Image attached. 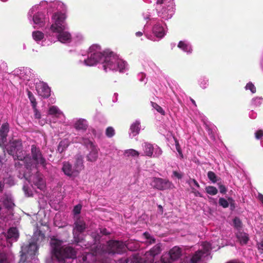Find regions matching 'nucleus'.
Wrapping results in <instances>:
<instances>
[{"label": "nucleus", "mask_w": 263, "mask_h": 263, "mask_svg": "<svg viewBox=\"0 0 263 263\" xmlns=\"http://www.w3.org/2000/svg\"><path fill=\"white\" fill-rule=\"evenodd\" d=\"M110 232L105 228H100L91 232L93 243L89 241L82 243L81 247L86 249L81 255L77 256L76 250L71 246L63 245L62 241L55 238L50 240L51 263H68V259L76 258L77 263H108L109 256L112 255L108 247V242L103 245L102 242Z\"/></svg>", "instance_id": "1"}, {"label": "nucleus", "mask_w": 263, "mask_h": 263, "mask_svg": "<svg viewBox=\"0 0 263 263\" xmlns=\"http://www.w3.org/2000/svg\"><path fill=\"white\" fill-rule=\"evenodd\" d=\"M32 158H30V160H28L27 162H18L20 165H24L26 170L23 174V177L26 180L31 184L34 185L37 189L43 191L46 188V182L43 179L42 175L38 171V167L41 166L44 167L46 165V160L43 157V155L39 149L35 146H31Z\"/></svg>", "instance_id": "2"}, {"label": "nucleus", "mask_w": 263, "mask_h": 263, "mask_svg": "<svg viewBox=\"0 0 263 263\" xmlns=\"http://www.w3.org/2000/svg\"><path fill=\"white\" fill-rule=\"evenodd\" d=\"M66 15L64 13H55L51 16L49 31L48 35L52 37V43L58 41L62 43L67 44L72 42L71 34L66 31Z\"/></svg>", "instance_id": "3"}, {"label": "nucleus", "mask_w": 263, "mask_h": 263, "mask_svg": "<svg viewBox=\"0 0 263 263\" xmlns=\"http://www.w3.org/2000/svg\"><path fill=\"white\" fill-rule=\"evenodd\" d=\"M219 245L218 239L212 240L210 242H203L198 251L183 258L180 263H206L205 261L212 257L210 251L219 249Z\"/></svg>", "instance_id": "4"}, {"label": "nucleus", "mask_w": 263, "mask_h": 263, "mask_svg": "<svg viewBox=\"0 0 263 263\" xmlns=\"http://www.w3.org/2000/svg\"><path fill=\"white\" fill-rule=\"evenodd\" d=\"M102 67L105 72L119 71L125 72L128 70V64L125 61L120 59L112 52L107 53L104 55L101 62Z\"/></svg>", "instance_id": "5"}, {"label": "nucleus", "mask_w": 263, "mask_h": 263, "mask_svg": "<svg viewBox=\"0 0 263 263\" xmlns=\"http://www.w3.org/2000/svg\"><path fill=\"white\" fill-rule=\"evenodd\" d=\"M44 9L40 3L32 6L29 10L28 18L30 23L35 25L34 28L43 27L49 22L48 12L43 11Z\"/></svg>", "instance_id": "6"}, {"label": "nucleus", "mask_w": 263, "mask_h": 263, "mask_svg": "<svg viewBox=\"0 0 263 263\" xmlns=\"http://www.w3.org/2000/svg\"><path fill=\"white\" fill-rule=\"evenodd\" d=\"M155 9L159 17L164 20H168L172 18L175 12L174 1L157 0Z\"/></svg>", "instance_id": "7"}, {"label": "nucleus", "mask_w": 263, "mask_h": 263, "mask_svg": "<svg viewBox=\"0 0 263 263\" xmlns=\"http://www.w3.org/2000/svg\"><path fill=\"white\" fill-rule=\"evenodd\" d=\"M84 168L83 157L81 155H77L73 165L68 161H64L62 163L61 170L64 175L74 179L79 175Z\"/></svg>", "instance_id": "8"}, {"label": "nucleus", "mask_w": 263, "mask_h": 263, "mask_svg": "<svg viewBox=\"0 0 263 263\" xmlns=\"http://www.w3.org/2000/svg\"><path fill=\"white\" fill-rule=\"evenodd\" d=\"M108 242V247L110 249L112 255L115 253L121 254L128 249L130 251H136L140 248L139 242L136 240H130L126 243L122 241L117 240H109Z\"/></svg>", "instance_id": "9"}, {"label": "nucleus", "mask_w": 263, "mask_h": 263, "mask_svg": "<svg viewBox=\"0 0 263 263\" xmlns=\"http://www.w3.org/2000/svg\"><path fill=\"white\" fill-rule=\"evenodd\" d=\"M6 149L10 155H12L15 160L17 159L18 162H27V160H30V158L26 156L25 152L22 151L21 141L20 140H13L10 141L6 146Z\"/></svg>", "instance_id": "10"}, {"label": "nucleus", "mask_w": 263, "mask_h": 263, "mask_svg": "<svg viewBox=\"0 0 263 263\" xmlns=\"http://www.w3.org/2000/svg\"><path fill=\"white\" fill-rule=\"evenodd\" d=\"M106 53L105 52H102L99 45H92L89 47L88 58L84 60L83 63L86 66L95 65L102 61Z\"/></svg>", "instance_id": "11"}, {"label": "nucleus", "mask_w": 263, "mask_h": 263, "mask_svg": "<svg viewBox=\"0 0 263 263\" xmlns=\"http://www.w3.org/2000/svg\"><path fill=\"white\" fill-rule=\"evenodd\" d=\"M86 228L85 222L83 219L79 218L76 220L73 229V235L74 240L77 243L76 247H83L82 244L87 242L88 237H86L84 239L82 234Z\"/></svg>", "instance_id": "12"}, {"label": "nucleus", "mask_w": 263, "mask_h": 263, "mask_svg": "<svg viewBox=\"0 0 263 263\" xmlns=\"http://www.w3.org/2000/svg\"><path fill=\"white\" fill-rule=\"evenodd\" d=\"M19 237L18 232L16 228H10L7 233L0 235V244L5 247H10L13 242L17 241Z\"/></svg>", "instance_id": "13"}, {"label": "nucleus", "mask_w": 263, "mask_h": 263, "mask_svg": "<svg viewBox=\"0 0 263 263\" xmlns=\"http://www.w3.org/2000/svg\"><path fill=\"white\" fill-rule=\"evenodd\" d=\"M182 255V249L178 246L172 248L161 256L159 263H175Z\"/></svg>", "instance_id": "14"}, {"label": "nucleus", "mask_w": 263, "mask_h": 263, "mask_svg": "<svg viewBox=\"0 0 263 263\" xmlns=\"http://www.w3.org/2000/svg\"><path fill=\"white\" fill-rule=\"evenodd\" d=\"M161 248L160 243L157 244L145 254V258H148V261L145 260V258L133 257L130 259V263H153L154 261V257L161 252Z\"/></svg>", "instance_id": "15"}, {"label": "nucleus", "mask_w": 263, "mask_h": 263, "mask_svg": "<svg viewBox=\"0 0 263 263\" xmlns=\"http://www.w3.org/2000/svg\"><path fill=\"white\" fill-rule=\"evenodd\" d=\"M35 246H31L30 250L24 248L21 255V259L19 263H39V260L35 256Z\"/></svg>", "instance_id": "16"}, {"label": "nucleus", "mask_w": 263, "mask_h": 263, "mask_svg": "<svg viewBox=\"0 0 263 263\" xmlns=\"http://www.w3.org/2000/svg\"><path fill=\"white\" fill-rule=\"evenodd\" d=\"M49 31V27L46 28L45 34L41 31L32 32V36L33 40L42 46H48L52 43V37L47 34Z\"/></svg>", "instance_id": "17"}, {"label": "nucleus", "mask_w": 263, "mask_h": 263, "mask_svg": "<svg viewBox=\"0 0 263 263\" xmlns=\"http://www.w3.org/2000/svg\"><path fill=\"white\" fill-rule=\"evenodd\" d=\"M143 153L142 156L149 157H159L162 153L161 149L157 145H154L148 142H144L142 144Z\"/></svg>", "instance_id": "18"}, {"label": "nucleus", "mask_w": 263, "mask_h": 263, "mask_svg": "<svg viewBox=\"0 0 263 263\" xmlns=\"http://www.w3.org/2000/svg\"><path fill=\"white\" fill-rule=\"evenodd\" d=\"M14 73L18 75L20 79L24 81L26 85H28L30 88L33 87L32 80L34 76L31 69L27 67H22L20 69L15 70ZM33 85H34V83Z\"/></svg>", "instance_id": "19"}, {"label": "nucleus", "mask_w": 263, "mask_h": 263, "mask_svg": "<svg viewBox=\"0 0 263 263\" xmlns=\"http://www.w3.org/2000/svg\"><path fill=\"white\" fill-rule=\"evenodd\" d=\"M32 242L30 243L29 245H23L22 247V250L21 252L22 253V250L24 248H26L28 249V250H30L31 246H35L36 247L35 250V256L37 253V250L39 247V246L41 244V243L45 240V235L40 230H37L34 233L33 236L32 237Z\"/></svg>", "instance_id": "20"}, {"label": "nucleus", "mask_w": 263, "mask_h": 263, "mask_svg": "<svg viewBox=\"0 0 263 263\" xmlns=\"http://www.w3.org/2000/svg\"><path fill=\"white\" fill-rule=\"evenodd\" d=\"M40 4L45 9H47L48 10L52 9L53 11H57L53 13L52 15L55 13H62V11L65 10V5L62 2L58 1L50 2L42 1Z\"/></svg>", "instance_id": "21"}, {"label": "nucleus", "mask_w": 263, "mask_h": 263, "mask_svg": "<svg viewBox=\"0 0 263 263\" xmlns=\"http://www.w3.org/2000/svg\"><path fill=\"white\" fill-rule=\"evenodd\" d=\"M151 185L154 188L159 190L171 189L174 187L173 183L168 180L160 178H153Z\"/></svg>", "instance_id": "22"}, {"label": "nucleus", "mask_w": 263, "mask_h": 263, "mask_svg": "<svg viewBox=\"0 0 263 263\" xmlns=\"http://www.w3.org/2000/svg\"><path fill=\"white\" fill-rule=\"evenodd\" d=\"M83 143L87 148L90 151L89 153L87 156V160L90 162L96 161L98 156V148L91 141L88 139H84Z\"/></svg>", "instance_id": "23"}, {"label": "nucleus", "mask_w": 263, "mask_h": 263, "mask_svg": "<svg viewBox=\"0 0 263 263\" xmlns=\"http://www.w3.org/2000/svg\"><path fill=\"white\" fill-rule=\"evenodd\" d=\"M48 114L51 116L55 119L53 122H59L64 123L65 121V117L63 112L57 106H51L49 107Z\"/></svg>", "instance_id": "24"}, {"label": "nucleus", "mask_w": 263, "mask_h": 263, "mask_svg": "<svg viewBox=\"0 0 263 263\" xmlns=\"http://www.w3.org/2000/svg\"><path fill=\"white\" fill-rule=\"evenodd\" d=\"M36 90L38 95L44 98H48L50 95V89L44 82L39 81L35 83Z\"/></svg>", "instance_id": "25"}, {"label": "nucleus", "mask_w": 263, "mask_h": 263, "mask_svg": "<svg viewBox=\"0 0 263 263\" xmlns=\"http://www.w3.org/2000/svg\"><path fill=\"white\" fill-rule=\"evenodd\" d=\"M165 24L161 21L157 22L153 28V33L159 39H162L166 34Z\"/></svg>", "instance_id": "26"}, {"label": "nucleus", "mask_w": 263, "mask_h": 263, "mask_svg": "<svg viewBox=\"0 0 263 263\" xmlns=\"http://www.w3.org/2000/svg\"><path fill=\"white\" fill-rule=\"evenodd\" d=\"M68 125L72 126L77 130L85 131L88 127V122L84 119L74 118L69 122Z\"/></svg>", "instance_id": "27"}, {"label": "nucleus", "mask_w": 263, "mask_h": 263, "mask_svg": "<svg viewBox=\"0 0 263 263\" xmlns=\"http://www.w3.org/2000/svg\"><path fill=\"white\" fill-rule=\"evenodd\" d=\"M14 259L13 254L6 249L0 250V263H12Z\"/></svg>", "instance_id": "28"}, {"label": "nucleus", "mask_w": 263, "mask_h": 263, "mask_svg": "<svg viewBox=\"0 0 263 263\" xmlns=\"http://www.w3.org/2000/svg\"><path fill=\"white\" fill-rule=\"evenodd\" d=\"M129 136L132 137H135L139 134L140 130V122L139 120H136L130 127Z\"/></svg>", "instance_id": "29"}, {"label": "nucleus", "mask_w": 263, "mask_h": 263, "mask_svg": "<svg viewBox=\"0 0 263 263\" xmlns=\"http://www.w3.org/2000/svg\"><path fill=\"white\" fill-rule=\"evenodd\" d=\"M178 47L187 53H191L192 51V46L186 41H181L178 44Z\"/></svg>", "instance_id": "30"}, {"label": "nucleus", "mask_w": 263, "mask_h": 263, "mask_svg": "<svg viewBox=\"0 0 263 263\" xmlns=\"http://www.w3.org/2000/svg\"><path fill=\"white\" fill-rule=\"evenodd\" d=\"M2 200L3 204L6 209H11L14 206V204L11 195H5L2 198Z\"/></svg>", "instance_id": "31"}, {"label": "nucleus", "mask_w": 263, "mask_h": 263, "mask_svg": "<svg viewBox=\"0 0 263 263\" xmlns=\"http://www.w3.org/2000/svg\"><path fill=\"white\" fill-rule=\"evenodd\" d=\"M9 132V126L7 123L3 124L0 129V142L4 143L6 141L7 134Z\"/></svg>", "instance_id": "32"}, {"label": "nucleus", "mask_w": 263, "mask_h": 263, "mask_svg": "<svg viewBox=\"0 0 263 263\" xmlns=\"http://www.w3.org/2000/svg\"><path fill=\"white\" fill-rule=\"evenodd\" d=\"M236 236L241 245L246 244L249 240L248 235L246 233L239 232Z\"/></svg>", "instance_id": "33"}, {"label": "nucleus", "mask_w": 263, "mask_h": 263, "mask_svg": "<svg viewBox=\"0 0 263 263\" xmlns=\"http://www.w3.org/2000/svg\"><path fill=\"white\" fill-rule=\"evenodd\" d=\"M84 40L83 35L80 33H75L72 36V42L74 44L81 43Z\"/></svg>", "instance_id": "34"}, {"label": "nucleus", "mask_w": 263, "mask_h": 263, "mask_svg": "<svg viewBox=\"0 0 263 263\" xmlns=\"http://www.w3.org/2000/svg\"><path fill=\"white\" fill-rule=\"evenodd\" d=\"M143 237L145 239L144 242L146 243L147 245L154 243L155 242V239L154 237L148 233L145 232L143 234Z\"/></svg>", "instance_id": "35"}, {"label": "nucleus", "mask_w": 263, "mask_h": 263, "mask_svg": "<svg viewBox=\"0 0 263 263\" xmlns=\"http://www.w3.org/2000/svg\"><path fill=\"white\" fill-rule=\"evenodd\" d=\"M69 141L67 139L61 141L58 146V151L60 153H62L68 146Z\"/></svg>", "instance_id": "36"}, {"label": "nucleus", "mask_w": 263, "mask_h": 263, "mask_svg": "<svg viewBox=\"0 0 263 263\" xmlns=\"http://www.w3.org/2000/svg\"><path fill=\"white\" fill-rule=\"evenodd\" d=\"M263 98L261 97H256L253 98L251 101V105L254 107H258L262 104Z\"/></svg>", "instance_id": "37"}, {"label": "nucleus", "mask_w": 263, "mask_h": 263, "mask_svg": "<svg viewBox=\"0 0 263 263\" xmlns=\"http://www.w3.org/2000/svg\"><path fill=\"white\" fill-rule=\"evenodd\" d=\"M124 154L127 157H138L139 156L140 153L138 151L134 149H129L125 150Z\"/></svg>", "instance_id": "38"}, {"label": "nucleus", "mask_w": 263, "mask_h": 263, "mask_svg": "<svg viewBox=\"0 0 263 263\" xmlns=\"http://www.w3.org/2000/svg\"><path fill=\"white\" fill-rule=\"evenodd\" d=\"M206 192L211 195H215L218 193L217 189L213 186H208L205 187Z\"/></svg>", "instance_id": "39"}, {"label": "nucleus", "mask_w": 263, "mask_h": 263, "mask_svg": "<svg viewBox=\"0 0 263 263\" xmlns=\"http://www.w3.org/2000/svg\"><path fill=\"white\" fill-rule=\"evenodd\" d=\"M152 10L150 9H146L142 13V16L145 20H151L152 18Z\"/></svg>", "instance_id": "40"}, {"label": "nucleus", "mask_w": 263, "mask_h": 263, "mask_svg": "<svg viewBox=\"0 0 263 263\" xmlns=\"http://www.w3.org/2000/svg\"><path fill=\"white\" fill-rule=\"evenodd\" d=\"M208 82L209 80L205 77H202L199 80V85L203 89H205L208 86Z\"/></svg>", "instance_id": "41"}, {"label": "nucleus", "mask_w": 263, "mask_h": 263, "mask_svg": "<svg viewBox=\"0 0 263 263\" xmlns=\"http://www.w3.org/2000/svg\"><path fill=\"white\" fill-rule=\"evenodd\" d=\"M28 98L30 101L31 104L32 105V107H36L37 102L36 101V99L34 97L33 95L31 92L28 91Z\"/></svg>", "instance_id": "42"}, {"label": "nucleus", "mask_w": 263, "mask_h": 263, "mask_svg": "<svg viewBox=\"0 0 263 263\" xmlns=\"http://www.w3.org/2000/svg\"><path fill=\"white\" fill-rule=\"evenodd\" d=\"M151 103L152 107L155 109L159 113L162 115H165V111L161 106L154 102H151Z\"/></svg>", "instance_id": "43"}, {"label": "nucleus", "mask_w": 263, "mask_h": 263, "mask_svg": "<svg viewBox=\"0 0 263 263\" xmlns=\"http://www.w3.org/2000/svg\"><path fill=\"white\" fill-rule=\"evenodd\" d=\"M105 134L107 137L111 138L115 135V132L113 127H108L106 129Z\"/></svg>", "instance_id": "44"}, {"label": "nucleus", "mask_w": 263, "mask_h": 263, "mask_svg": "<svg viewBox=\"0 0 263 263\" xmlns=\"http://www.w3.org/2000/svg\"><path fill=\"white\" fill-rule=\"evenodd\" d=\"M208 177L213 183L217 181V176L213 172L209 171L208 173Z\"/></svg>", "instance_id": "45"}, {"label": "nucleus", "mask_w": 263, "mask_h": 263, "mask_svg": "<svg viewBox=\"0 0 263 263\" xmlns=\"http://www.w3.org/2000/svg\"><path fill=\"white\" fill-rule=\"evenodd\" d=\"M245 88L246 90H250L252 93H254L256 92V87L251 82L247 83Z\"/></svg>", "instance_id": "46"}, {"label": "nucleus", "mask_w": 263, "mask_h": 263, "mask_svg": "<svg viewBox=\"0 0 263 263\" xmlns=\"http://www.w3.org/2000/svg\"><path fill=\"white\" fill-rule=\"evenodd\" d=\"M219 204L224 208H228L229 205L228 201L223 198H219Z\"/></svg>", "instance_id": "47"}, {"label": "nucleus", "mask_w": 263, "mask_h": 263, "mask_svg": "<svg viewBox=\"0 0 263 263\" xmlns=\"http://www.w3.org/2000/svg\"><path fill=\"white\" fill-rule=\"evenodd\" d=\"M82 209V205L80 204H78L74 206L73 210V213L74 215H77L81 213V211Z\"/></svg>", "instance_id": "48"}, {"label": "nucleus", "mask_w": 263, "mask_h": 263, "mask_svg": "<svg viewBox=\"0 0 263 263\" xmlns=\"http://www.w3.org/2000/svg\"><path fill=\"white\" fill-rule=\"evenodd\" d=\"M233 223L234 226L237 228H240L241 227V222L240 219L237 217H235L234 219Z\"/></svg>", "instance_id": "49"}, {"label": "nucleus", "mask_w": 263, "mask_h": 263, "mask_svg": "<svg viewBox=\"0 0 263 263\" xmlns=\"http://www.w3.org/2000/svg\"><path fill=\"white\" fill-rule=\"evenodd\" d=\"M173 177L178 179H181L183 177V174L181 172L174 171L173 172Z\"/></svg>", "instance_id": "50"}, {"label": "nucleus", "mask_w": 263, "mask_h": 263, "mask_svg": "<svg viewBox=\"0 0 263 263\" xmlns=\"http://www.w3.org/2000/svg\"><path fill=\"white\" fill-rule=\"evenodd\" d=\"M255 138L257 139H260L263 137V130H258L255 133Z\"/></svg>", "instance_id": "51"}, {"label": "nucleus", "mask_w": 263, "mask_h": 263, "mask_svg": "<svg viewBox=\"0 0 263 263\" xmlns=\"http://www.w3.org/2000/svg\"><path fill=\"white\" fill-rule=\"evenodd\" d=\"M33 111L34 112L35 118L36 119H40L41 115L40 112L37 109L36 107H33Z\"/></svg>", "instance_id": "52"}, {"label": "nucleus", "mask_w": 263, "mask_h": 263, "mask_svg": "<svg viewBox=\"0 0 263 263\" xmlns=\"http://www.w3.org/2000/svg\"><path fill=\"white\" fill-rule=\"evenodd\" d=\"M176 148L179 154L180 155V157L182 158H183V154L182 153L181 148L179 145L178 142L176 143Z\"/></svg>", "instance_id": "53"}, {"label": "nucleus", "mask_w": 263, "mask_h": 263, "mask_svg": "<svg viewBox=\"0 0 263 263\" xmlns=\"http://www.w3.org/2000/svg\"><path fill=\"white\" fill-rule=\"evenodd\" d=\"M249 116L251 119H255L257 117V113L254 110H251L249 112Z\"/></svg>", "instance_id": "54"}, {"label": "nucleus", "mask_w": 263, "mask_h": 263, "mask_svg": "<svg viewBox=\"0 0 263 263\" xmlns=\"http://www.w3.org/2000/svg\"><path fill=\"white\" fill-rule=\"evenodd\" d=\"M219 190H220V192L221 193L224 194L227 191V189H226V186L224 185H222V184H220L219 185Z\"/></svg>", "instance_id": "55"}, {"label": "nucleus", "mask_w": 263, "mask_h": 263, "mask_svg": "<svg viewBox=\"0 0 263 263\" xmlns=\"http://www.w3.org/2000/svg\"><path fill=\"white\" fill-rule=\"evenodd\" d=\"M23 190L26 195H27L28 196H31L32 195L31 193H29L28 191L27 187L24 185L23 187Z\"/></svg>", "instance_id": "56"}, {"label": "nucleus", "mask_w": 263, "mask_h": 263, "mask_svg": "<svg viewBox=\"0 0 263 263\" xmlns=\"http://www.w3.org/2000/svg\"><path fill=\"white\" fill-rule=\"evenodd\" d=\"M193 192L194 193L195 196L202 197V195L198 191L194 190L193 189Z\"/></svg>", "instance_id": "57"}, {"label": "nucleus", "mask_w": 263, "mask_h": 263, "mask_svg": "<svg viewBox=\"0 0 263 263\" xmlns=\"http://www.w3.org/2000/svg\"><path fill=\"white\" fill-rule=\"evenodd\" d=\"M257 198L263 204V195L260 193H258Z\"/></svg>", "instance_id": "58"}, {"label": "nucleus", "mask_w": 263, "mask_h": 263, "mask_svg": "<svg viewBox=\"0 0 263 263\" xmlns=\"http://www.w3.org/2000/svg\"><path fill=\"white\" fill-rule=\"evenodd\" d=\"M258 249L263 250V239L258 244Z\"/></svg>", "instance_id": "59"}, {"label": "nucleus", "mask_w": 263, "mask_h": 263, "mask_svg": "<svg viewBox=\"0 0 263 263\" xmlns=\"http://www.w3.org/2000/svg\"><path fill=\"white\" fill-rule=\"evenodd\" d=\"M192 182L194 183V184L197 187H200V185L199 184V183L197 182V181L196 180H195V179H193L192 180Z\"/></svg>", "instance_id": "60"}, {"label": "nucleus", "mask_w": 263, "mask_h": 263, "mask_svg": "<svg viewBox=\"0 0 263 263\" xmlns=\"http://www.w3.org/2000/svg\"><path fill=\"white\" fill-rule=\"evenodd\" d=\"M145 74L143 73H141L139 75V77H141L140 78V81H144V79L145 78Z\"/></svg>", "instance_id": "61"}, {"label": "nucleus", "mask_w": 263, "mask_h": 263, "mask_svg": "<svg viewBox=\"0 0 263 263\" xmlns=\"http://www.w3.org/2000/svg\"><path fill=\"white\" fill-rule=\"evenodd\" d=\"M117 97H118V94L117 93H115L114 94V96L113 98V102H116L117 101Z\"/></svg>", "instance_id": "62"}, {"label": "nucleus", "mask_w": 263, "mask_h": 263, "mask_svg": "<svg viewBox=\"0 0 263 263\" xmlns=\"http://www.w3.org/2000/svg\"><path fill=\"white\" fill-rule=\"evenodd\" d=\"M4 187V183L2 181H0V192H1Z\"/></svg>", "instance_id": "63"}, {"label": "nucleus", "mask_w": 263, "mask_h": 263, "mask_svg": "<svg viewBox=\"0 0 263 263\" xmlns=\"http://www.w3.org/2000/svg\"><path fill=\"white\" fill-rule=\"evenodd\" d=\"M143 34L142 32H140V31H138V32H137L136 33V35L137 36H141Z\"/></svg>", "instance_id": "64"}]
</instances>
